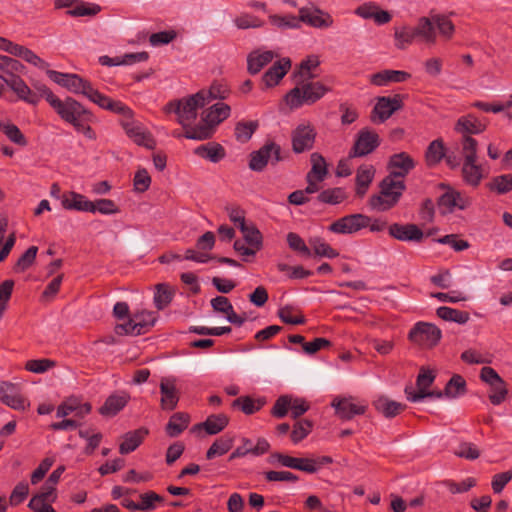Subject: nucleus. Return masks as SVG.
Here are the masks:
<instances>
[{"label":"nucleus","instance_id":"obj_1","mask_svg":"<svg viewBox=\"0 0 512 512\" xmlns=\"http://www.w3.org/2000/svg\"><path fill=\"white\" fill-rule=\"evenodd\" d=\"M53 109L58 116L70 124L76 132L83 134L89 140L97 138L96 132L92 129L91 123L94 116L91 111L72 97L64 100L54 99Z\"/></svg>","mask_w":512,"mask_h":512},{"label":"nucleus","instance_id":"obj_2","mask_svg":"<svg viewBox=\"0 0 512 512\" xmlns=\"http://www.w3.org/2000/svg\"><path fill=\"white\" fill-rule=\"evenodd\" d=\"M231 113V107L224 102H217L202 112L201 123L188 128L184 137L193 140H206L213 136L215 128L225 121Z\"/></svg>","mask_w":512,"mask_h":512},{"label":"nucleus","instance_id":"obj_3","mask_svg":"<svg viewBox=\"0 0 512 512\" xmlns=\"http://www.w3.org/2000/svg\"><path fill=\"white\" fill-rule=\"evenodd\" d=\"M417 37L427 44L436 43L437 33L446 40L452 38L455 26L448 16L443 14H431L429 17H421L414 27Z\"/></svg>","mask_w":512,"mask_h":512},{"label":"nucleus","instance_id":"obj_4","mask_svg":"<svg viewBox=\"0 0 512 512\" xmlns=\"http://www.w3.org/2000/svg\"><path fill=\"white\" fill-rule=\"evenodd\" d=\"M405 190L404 180L388 174L379 183V193L370 197L369 205L377 211L390 210L398 204Z\"/></svg>","mask_w":512,"mask_h":512},{"label":"nucleus","instance_id":"obj_5","mask_svg":"<svg viewBox=\"0 0 512 512\" xmlns=\"http://www.w3.org/2000/svg\"><path fill=\"white\" fill-rule=\"evenodd\" d=\"M328 90L329 89L321 82L303 79L301 83L286 94L285 101L290 108H299L304 104H314L320 100Z\"/></svg>","mask_w":512,"mask_h":512},{"label":"nucleus","instance_id":"obj_6","mask_svg":"<svg viewBox=\"0 0 512 512\" xmlns=\"http://www.w3.org/2000/svg\"><path fill=\"white\" fill-rule=\"evenodd\" d=\"M205 106L203 93H196L180 100L170 101L164 110L167 113H175L178 123L185 129L192 128L191 123L197 118L198 109Z\"/></svg>","mask_w":512,"mask_h":512},{"label":"nucleus","instance_id":"obj_7","mask_svg":"<svg viewBox=\"0 0 512 512\" xmlns=\"http://www.w3.org/2000/svg\"><path fill=\"white\" fill-rule=\"evenodd\" d=\"M442 332L434 324L417 322L408 334L409 340L426 349L435 347L441 340Z\"/></svg>","mask_w":512,"mask_h":512},{"label":"nucleus","instance_id":"obj_8","mask_svg":"<svg viewBox=\"0 0 512 512\" xmlns=\"http://www.w3.org/2000/svg\"><path fill=\"white\" fill-rule=\"evenodd\" d=\"M282 149L275 142L264 144L259 150L250 154L249 168L256 172H261L270 162L272 165L282 161Z\"/></svg>","mask_w":512,"mask_h":512},{"label":"nucleus","instance_id":"obj_9","mask_svg":"<svg viewBox=\"0 0 512 512\" xmlns=\"http://www.w3.org/2000/svg\"><path fill=\"white\" fill-rule=\"evenodd\" d=\"M0 401L15 411L24 412L30 408V401L22 392L21 385L0 381Z\"/></svg>","mask_w":512,"mask_h":512},{"label":"nucleus","instance_id":"obj_10","mask_svg":"<svg viewBox=\"0 0 512 512\" xmlns=\"http://www.w3.org/2000/svg\"><path fill=\"white\" fill-rule=\"evenodd\" d=\"M480 379L489 385L488 397L493 405H499L506 399L507 385L495 369L488 366L483 367L480 371Z\"/></svg>","mask_w":512,"mask_h":512},{"label":"nucleus","instance_id":"obj_11","mask_svg":"<svg viewBox=\"0 0 512 512\" xmlns=\"http://www.w3.org/2000/svg\"><path fill=\"white\" fill-rule=\"evenodd\" d=\"M379 145V135L369 128H363L356 136V140L349 152V158L364 157L371 154Z\"/></svg>","mask_w":512,"mask_h":512},{"label":"nucleus","instance_id":"obj_12","mask_svg":"<svg viewBox=\"0 0 512 512\" xmlns=\"http://www.w3.org/2000/svg\"><path fill=\"white\" fill-rule=\"evenodd\" d=\"M335 414L344 421L351 420L356 415H363L368 405L365 401H358L354 397H335L331 403Z\"/></svg>","mask_w":512,"mask_h":512},{"label":"nucleus","instance_id":"obj_13","mask_svg":"<svg viewBox=\"0 0 512 512\" xmlns=\"http://www.w3.org/2000/svg\"><path fill=\"white\" fill-rule=\"evenodd\" d=\"M370 217L365 214H350L334 221L328 230L335 234H353L363 228H367Z\"/></svg>","mask_w":512,"mask_h":512},{"label":"nucleus","instance_id":"obj_14","mask_svg":"<svg viewBox=\"0 0 512 512\" xmlns=\"http://www.w3.org/2000/svg\"><path fill=\"white\" fill-rule=\"evenodd\" d=\"M298 20L308 26L319 29L331 27L334 22L332 16L328 12L319 9L314 4L301 7L299 9Z\"/></svg>","mask_w":512,"mask_h":512},{"label":"nucleus","instance_id":"obj_15","mask_svg":"<svg viewBox=\"0 0 512 512\" xmlns=\"http://www.w3.org/2000/svg\"><path fill=\"white\" fill-rule=\"evenodd\" d=\"M316 131L313 126L301 124L298 125L291 134L292 150L296 154L311 150L316 139Z\"/></svg>","mask_w":512,"mask_h":512},{"label":"nucleus","instance_id":"obj_16","mask_svg":"<svg viewBox=\"0 0 512 512\" xmlns=\"http://www.w3.org/2000/svg\"><path fill=\"white\" fill-rule=\"evenodd\" d=\"M489 121L486 118H478L473 113H468L458 118L454 130L462 137H472L473 134H481L488 127Z\"/></svg>","mask_w":512,"mask_h":512},{"label":"nucleus","instance_id":"obj_17","mask_svg":"<svg viewBox=\"0 0 512 512\" xmlns=\"http://www.w3.org/2000/svg\"><path fill=\"white\" fill-rule=\"evenodd\" d=\"M416 166L415 160L406 152L395 153L389 157L387 170L389 175L396 179H402Z\"/></svg>","mask_w":512,"mask_h":512},{"label":"nucleus","instance_id":"obj_18","mask_svg":"<svg viewBox=\"0 0 512 512\" xmlns=\"http://www.w3.org/2000/svg\"><path fill=\"white\" fill-rule=\"evenodd\" d=\"M402 107L403 97L400 94H395L393 97H379L372 111V120L375 121L377 117L380 122H384Z\"/></svg>","mask_w":512,"mask_h":512},{"label":"nucleus","instance_id":"obj_19","mask_svg":"<svg viewBox=\"0 0 512 512\" xmlns=\"http://www.w3.org/2000/svg\"><path fill=\"white\" fill-rule=\"evenodd\" d=\"M121 126L125 130L127 136L132 139L137 145L146 148H153L155 145L154 139L150 132H148L141 124L130 119H122Z\"/></svg>","mask_w":512,"mask_h":512},{"label":"nucleus","instance_id":"obj_20","mask_svg":"<svg viewBox=\"0 0 512 512\" xmlns=\"http://www.w3.org/2000/svg\"><path fill=\"white\" fill-rule=\"evenodd\" d=\"M434 379L435 375L431 370L421 368L416 380L418 391L415 392L412 388L406 387L407 399L411 402H418L426 397H431L434 392H429L427 389L431 386Z\"/></svg>","mask_w":512,"mask_h":512},{"label":"nucleus","instance_id":"obj_21","mask_svg":"<svg viewBox=\"0 0 512 512\" xmlns=\"http://www.w3.org/2000/svg\"><path fill=\"white\" fill-rule=\"evenodd\" d=\"M470 205L468 197L464 196L459 191L448 187L445 193H443L439 200L438 206L443 213H451L455 209L464 210Z\"/></svg>","mask_w":512,"mask_h":512},{"label":"nucleus","instance_id":"obj_22","mask_svg":"<svg viewBox=\"0 0 512 512\" xmlns=\"http://www.w3.org/2000/svg\"><path fill=\"white\" fill-rule=\"evenodd\" d=\"M160 406L163 410H174L179 402V391L176 387V379L173 377H163L160 381Z\"/></svg>","mask_w":512,"mask_h":512},{"label":"nucleus","instance_id":"obj_23","mask_svg":"<svg viewBox=\"0 0 512 512\" xmlns=\"http://www.w3.org/2000/svg\"><path fill=\"white\" fill-rule=\"evenodd\" d=\"M389 235L399 241L420 242L423 237V231L416 224L393 223L388 227Z\"/></svg>","mask_w":512,"mask_h":512},{"label":"nucleus","instance_id":"obj_24","mask_svg":"<svg viewBox=\"0 0 512 512\" xmlns=\"http://www.w3.org/2000/svg\"><path fill=\"white\" fill-rule=\"evenodd\" d=\"M6 85L17 95V97L28 104L37 105L39 102V95L25 83L19 76L9 77L5 81Z\"/></svg>","mask_w":512,"mask_h":512},{"label":"nucleus","instance_id":"obj_25","mask_svg":"<svg viewBox=\"0 0 512 512\" xmlns=\"http://www.w3.org/2000/svg\"><path fill=\"white\" fill-rule=\"evenodd\" d=\"M291 68L289 58H282L275 62L263 75L262 82L266 88L276 86Z\"/></svg>","mask_w":512,"mask_h":512},{"label":"nucleus","instance_id":"obj_26","mask_svg":"<svg viewBox=\"0 0 512 512\" xmlns=\"http://www.w3.org/2000/svg\"><path fill=\"white\" fill-rule=\"evenodd\" d=\"M376 169L372 164H362L357 168L355 176V194L362 198L368 191L375 177Z\"/></svg>","mask_w":512,"mask_h":512},{"label":"nucleus","instance_id":"obj_27","mask_svg":"<svg viewBox=\"0 0 512 512\" xmlns=\"http://www.w3.org/2000/svg\"><path fill=\"white\" fill-rule=\"evenodd\" d=\"M230 418L224 414H211L204 422L194 425L192 431L204 430L208 435H216L222 432L229 424Z\"/></svg>","mask_w":512,"mask_h":512},{"label":"nucleus","instance_id":"obj_28","mask_svg":"<svg viewBox=\"0 0 512 512\" xmlns=\"http://www.w3.org/2000/svg\"><path fill=\"white\" fill-rule=\"evenodd\" d=\"M61 204L66 210H76L82 212H90L93 210L92 201L88 200L84 195L71 191L64 194Z\"/></svg>","mask_w":512,"mask_h":512},{"label":"nucleus","instance_id":"obj_29","mask_svg":"<svg viewBox=\"0 0 512 512\" xmlns=\"http://www.w3.org/2000/svg\"><path fill=\"white\" fill-rule=\"evenodd\" d=\"M147 434L148 430L145 428H139L125 433L123 435V441L119 446V452L125 455L135 451L142 444Z\"/></svg>","mask_w":512,"mask_h":512},{"label":"nucleus","instance_id":"obj_30","mask_svg":"<svg viewBox=\"0 0 512 512\" xmlns=\"http://www.w3.org/2000/svg\"><path fill=\"white\" fill-rule=\"evenodd\" d=\"M411 75L405 71L383 70L371 76V83L376 86H384L388 82L401 83L408 80Z\"/></svg>","mask_w":512,"mask_h":512},{"label":"nucleus","instance_id":"obj_31","mask_svg":"<svg viewBox=\"0 0 512 512\" xmlns=\"http://www.w3.org/2000/svg\"><path fill=\"white\" fill-rule=\"evenodd\" d=\"M374 408L386 418H393L400 414L404 409L405 405L394 400H390L385 396H380L373 401Z\"/></svg>","mask_w":512,"mask_h":512},{"label":"nucleus","instance_id":"obj_32","mask_svg":"<svg viewBox=\"0 0 512 512\" xmlns=\"http://www.w3.org/2000/svg\"><path fill=\"white\" fill-rule=\"evenodd\" d=\"M128 400L129 396L127 394L110 395L100 407L99 412L103 416H115L127 405Z\"/></svg>","mask_w":512,"mask_h":512},{"label":"nucleus","instance_id":"obj_33","mask_svg":"<svg viewBox=\"0 0 512 512\" xmlns=\"http://www.w3.org/2000/svg\"><path fill=\"white\" fill-rule=\"evenodd\" d=\"M194 153L199 157L207 159L213 163L221 161L226 156L223 146L215 142H209L207 144L198 146L194 150Z\"/></svg>","mask_w":512,"mask_h":512},{"label":"nucleus","instance_id":"obj_34","mask_svg":"<svg viewBox=\"0 0 512 512\" xmlns=\"http://www.w3.org/2000/svg\"><path fill=\"white\" fill-rule=\"evenodd\" d=\"M274 58L272 51H254L248 55L247 69L250 74L259 73L264 66L269 64Z\"/></svg>","mask_w":512,"mask_h":512},{"label":"nucleus","instance_id":"obj_35","mask_svg":"<svg viewBox=\"0 0 512 512\" xmlns=\"http://www.w3.org/2000/svg\"><path fill=\"white\" fill-rule=\"evenodd\" d=\"M462 176L470 186L477 187L481 183L484 177V170L481 164L475 162H463L462 164Z\"/></svg>","mask_w":512,"mask_h":512},{"label":"nucleus","instance_id":"obj_36","mask_svg":"<svg viewBox=\"0 0 512 512\" xmlns=\"http://www.w3.org/2000/svg\"><path fill=\"white\" fill-rule=\"evenodd\" d=\"M190 416L184 412L174 413L168 423L166 424L165 431L169 437L179 436L189 425Z\"/></svg>","mask_w":512,"mask_h":512},{"label":"nucleus","instance_id":"obj_37","mask_svg":"<svg viewBox=\"0 0 512 512\" xmlns=\"http://www.w3.org/2000/svg\"><path fill=\"white\" fill-rule=\"evenodd\" d=\"M1 132L14 144L24 147L28 141L21 130L10 120L0 119Z\"/></svg>","mask_w":512,"mask_h":512},{"label":"nucleus","instance_id":"obj_38","mask_svg":"<svg viewBox=\"0 0 512 512\" xmlns=\"http://www.w3.org/2000/svg\"><path fill=\"white\" fill-rule=\"evenodd\" d=\"M333 459L330 456H320L317 458H298L297 457V470L306 473H316L324 465L331 464Z\"/></svg>","mask_w":512,"mask_h":512},{"label":"nucleus","instance_id":"obj_39","mask_svg":"<svg viewBox=\"0 0 512 512\" xmlns=\"http://www.w3.org/2000/svg\"><path fill=\"white\" fill-rule=\"evenodd\" d=\"M265 405L263 399H253L250 396H242L235 399L231 407L241 410L246 415H252L259 411Z\"/></svg>","mask_w":512,"mask_h":512},{"label":"nucleus","instance_id":"obj_40","mask_svg":"<svg viewBox=\"0 0 512 512\" xmlns=\"http://www.w3.org/2000/svg\"><path fill=\"white\" fill-rule=\"evenodd\" d=\"M24 68V65L20 61L5 55H0V70L2 71L0 76L4 81L8 80L9 77L18 75Z\"/></svg>","mask_w":512,"mask_h":512},{"label":"nucleus","instance_id":"obj_41","mask_svg":"<svg viewBox=\"0 0 512 512\" xmlns=\"http://www.w3.org/2000/svg\"><path fill=\"white\" fill-rule=\"evenodd\" d=\"M444 156H445V147H444L443 140H441V139L433 140L429 144V146L426 150V153H425L426 164L429 167H434L444 158Z\"/></svg>","mask_w":512,"mask_h":512},{"label":"nucleus","instance_id":"obj_42","mask_svg":"<svg viewBox=\"0 0 512 512\" xmlns=\"http://www.w3.org/2000/svg\"><path fill=\"white\" fill-rule=\"evenodd\" d=\"M198 93H203V101L209 104L212 100H224L230 95L228 86L221 82H214L208 90H200Z\"/></svg>","mask_w":512,"mask_h":512},{"label":"nucleus","instance_id":"obj_43","mask_svg":"<svg viewBox=\"0 0 512 512\" xmlns=\"http://www.w3.org/2000/svg\"><path fill=\"white\" fill-rule=\"evenodd\" d=\"M174 297V290L166 283H159L156 285L154 293V305L158 310H163L172 301Z\"/></svg>","mask_w":512,"mask_h":512},{"label":"nucleus","instance_id":"obj_44","mask_svg":"<svg viewBox=\"0 0 512 512\" xmlns=\"http://www.w3.org/2000/svg\"><path fill=\"white\" fill-rule=\"evenodd\" d=\"M308 243L310 247L313 249L314 254L317 256L326 258H336L339 256L338 251L331 247L328 243L324 241L323 238L319 236L310 237L308 239Z\"/></svg>","mask_w":512,"mask_h":512},{"label":"nucleus","instance_id":"obj_45","mask_svg":"<svg viewBox=\"0 0 512 512\" xmlns=\"http://www.w3.org/2000/svg\"><path fill=\"white\" fill-rule=\"evenodd\" d=\"M233 438L229 436H222L217 438L206 452V458L211 460L217 456L226 454L233 447Z\"/></svg>","mask_w":512,"mask_h":512},{"label":"nucleus","instance_id":"obj_46","mask_svg":"<svg viewBox=\"0 0 512 512\" xmlns=\"http://www.w3.org/2000/svg\"><path fill=\"white\" fill-rule=\"evenodd\" d=\"M436 314L439 318L445 320V321H452L456 322L458 324H465L469 318L470 315L466 311H461L458 309H454L447 306L439 307L436 310Z\"/></svg>","mask_w":512,"mask_h":512},{"label":"nucleus","instance_id":"obj_47","mask_svg":"<svg viewBox=\"0 0 512 512\" xmlns=\"http://www.w3.org/2000/svg\"><path fill=\"white\" fill-rule=\"evenodd\" d=\"M311 170L307 173L309 178H315L318 181H323L328 173L327 164L324 157L319 153L311 154Z\"/></svg>","mask_w":512,"mask_h":512},{"label":"nucleus","instance_id":"obj_48","mask_svg":"<svg viewBox=\"0 0 512 512\" xmlns=\"http://www.w3.org/2000/svg\"><path fill=\"white\" fill-rule=\"evenodd\" d=\"M416 37L417 34L414 28L407 26L396 28L394 32L395 46L400 50H404L413 43Z\"/></svg>","mask_w":512,"mask_h":512},{"label":"nucleus","instance_id":"obj_49","mask_svg":"<svg viewBox=\"0 0 512 512\" xmlns=\"http://www.w3.org/2000/svg\"><path fill=\"white\" fill-rule=\"evenodd\" d=\"M466 393V381L465 379L458 374L452 376V378L447 382L444 395L450 398H456L458 396L464 395Z\"/></svg>","mask_w":512,"mask_h":512},{"label":"nucleus","instance_id":"obj_50","mask_svg":"<svg viewBox=\"0 0 512 512\" xmlns=\"http://www.w3.org/2000/svg\"><path fill=\"white\" fill-rule=\"evenodd\" d=\"M460 144L463 162L477 161L478 141L473 137H462Z\"/></svg>","mask_w":512,"mask_h":512},{"label":"nucleus","instance_id":"obj_51","mask_svg":"<svg viewBox=\"0 0 512 512\" xmlns=\"http://www.w3.org/2000/svg\"><path fill=\"white\" fill-rule=\"evenodd\" d=\"M490 191L497 194H506L512 190V174H503L493 177L487 184Z\"/></svg>","mask_w":512,"mask_h":512},{"label":"nucleus","instance_id":"obj_52","mask_svg":"<svg viewBox=\"0 0 512 512\" xmlns=\"http://www.w3.org/2000/svg\"><path fill=\"white\" fill-rule=\"evenodd\" d=\"M241 441L244 450H247V455L261 456L270 450V444L265 438H258L255 445L249 438L244 437Z\"/></svg>","mask_w":512,"mask_h":512},{"label":"nucleus","instance_id":"obj_53","mask_svg":"<svg viewBox=\"0 0 512 512\" xmlns=\"http://www.w3.org/2000/svg\"><path fill=\"white\" fill-rule=\"evenodd\" d=\"M258 128L257 121L238 122L235 127V137L241 143L248 142L256 129Z\"/></svg>","mask_w":512,"mask_h":512},{"label":"nucleus","instance_id":"obj_54","mask_svg":"<svg viewBox=\"0 0 512 512\" xmlns=\"http://www.w3.org/2000/svg\"><path fill=\"white\" fill-rule=\"evenodd\" d=\"M346 199V193L343 188L336 187V188H329L326 190H323L318 195V200L325 204H331L336 205L340 204Z\"/></svg>","mask_w":512,"mask_h":512},{"label":"nucleus","instance_id":"obj_55","mask_svg":"<svg viewBox=\"0 0 512 512\" xmlns=\"http://www.w3.org/2000/svg\"><path fill=\"white\" fill-rule=\"evenodd\" d=\"M163 502L164 498L154 491H148L139 495L140 511H153L158 504Z\"/></svg>","mask_w":512,"mask_h":512},{"label":"nucleus","instance_id":"obj_56","mask_svg":"<svg viewBox=\"0 0 512 512\" xmlns=\"http://www.w3.org/2000/svg\"><path fill=\"white\" fill-rule=\"evenodd\" d=\"M16 57H19L26 61L27 63L39 68V69H47L49 68V63L35 54L31 49L20 45L19 50L17 52Z\"/></svg>","mask_w":512,"mask_h":512},{"label":"nucleus","instance_id":"obj_57","mask_svg":"<svg viewBox=\"0 0 512 512\" xmlns=\"http://www.w3.org/2000/svg\"><path fill=\"white\" fill-rule=\"evenodd\" d=\"M101 11V6L96 3L79 2L73 9L66 13L72 17L95 16Z\"/></svg>","mask_w":512,"mask_h":512},{"label":"nucleus","instance_id":"obj_58","mask_svg":"<svg viewBox=\"0 0 512 512\" xmlns=\"http://www.w3.org/2000/svg\"><path fill=\"white\" fill-rule=\"evenodd\" d=\"M89 85L90 82L84 80L79 75L69 73L63 87L72 93L84 95Z\"/></svg>","mask_w":512,"mask_h":512},{"label":"nucleus","instance_id":"obj_59","mask_svg":"<svg viewBox=\"0 0 512 512\" xmlns=\"http://www.w3.org/2000/svg\"><path fill=\"white\" fill-rule=\"evenodd\" d=\"M240 230L243 234L245 242H247L248 245L258 250L261 249L262 235L254 225L248 226L247 224H244L242 227H240Z\"/></svg>","mask_w":512,"mask_h":512},{"label":"nucleus","instance_id":"obj_60","mask_svg":"<svg viewBox=\"0 0 512 512\" xmlns=\"http://www.w3.org/2000/svg\"><path fill=\"white\" fill-rule=\"evenodd\" d=\"M287 243L291 250L301 254L302 256H311V249L297 233L289 232L287 234Z\"/></svg>","mask_w":512,"mask_h":512},{"label":"nucleus","instance_id":"obj_61","mask_svg":"<svg viewBox=\"0 0 512 512\" xmlns=\"http://www.w3.org/2000/svg\"><path fill=\"white\" fill-rule=\"evenodd\" d=\"M93 204V210L90 211L91 213L99 212L103 215H112L119 213V207L116 205V203L107 198H101L97 199L95 201H92Z\"/></svg>","mask_w":512,"mask_h":512},{"label":"nucleus","instance_id":"obj_62","mask_svg":"<svg viewBox=\"0 0 512 512\" xmlns=\"http://www.w3.org/2000/svg\"><path fill=\"white\" fill-rule=\"evenodd\" d=\"M38 252V247L30 246L17 260L14 270L17 272H24L27 270L35 261Z\"/></svg>","mask_w":512,"mask_h":512},{"label":"nucleus","instance_id":"obj_63","mask_svg":"<svg viewBox=\"0 0 512 512\" xmlns=\"http://www.w3.org/2000/svg\"><path fill=\"white\" fill-rule=\"evenodd\" d=\"M134 321L136 324H140L141 326H137L138 334L145 333L148 328L154 326L156 322V317L153 312L150 311H141L138 313H135L134 315Z\"/></svg>","mask_w":512,"mask_h":512},{"label":"nucleus","instance_id":"obj_64","mask_svg":"<svg viewBox=\"0 0 512 512\" xmlns=\"http://www.w3.org/2000/svg\"><path fill=\"white\" fill-rule=\"evenodd\" d=\"M312 430V423L309 420L297 421L291 432V440L293 443H299L302 441Z\"/></svg>","mask_w":512,"mask_h":512}]
</instances>
